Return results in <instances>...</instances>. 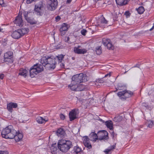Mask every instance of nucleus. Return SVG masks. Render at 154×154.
I'll list each match as a JSON object with an SVG mask.
<instances>
[{
    "label": "nucleus",
    "mask_w": 154,
    "mask_h": 154,
    "mask_svg": "<svg viewBox=\"0 0 154 154\" xmlns=\"http://www.w3.org/2000/svg\"><path fill=\"white\" fill-rule=\"evenodd\" d=\"M55 58H52L48 56L44 57L42 58L41 63L47 69H54L55 67L57 62Z\"/></svg>",
    "instance_id": "nucleus-1"
},
{
    "label": "nucleus",
    "mask_w": 154,
    "mask_h": 154,
    "mask_svg": "<svg viewBox=\"0 0 154 154\" xmlns=\"http://www.w3.org/2000/svg\"><path fill=\"white\" fill-rule=\"evenodd\" d=\"M16 134V131L13 129V126L9 125L3 129L1 134L3 137L12 139L14 138Z\"/></svg>",
    "instance_id": "nucleus-2"
},
{
    "label": "nucleus",
    "mask_w": 154,
    "mask_h": 154,
    "mask_svg": "<svg viewBox=\"0 0 154 154\" xmlns=\"http://www.w3.org/2000/svg\"><path fill=\"white\" fill-rule=\"evenodd\" d=\"M58 149L63 152H66L73 145L72 142L69 140H63L58 142Z\"/></svg>",
    "instance_id": "nucleus-3"
},
{
    "label": "nucleus",
    "mask_w": 154,
    "mask_h": 154,
    "mask_svg": "<svg viewBox=\"0 0 154 154\" xmlns=\"http://www.w3.org/2000/svg\"><path fill=\"white\" fill-rule=\"evenodd\" d=\"M42 66L37 63L33 65L29 70V75L31 78H33L43 70Z\"/></svg>",
    "instance_id": "nucleus-4"
},
{
    "label": "nucleus",
    "mask_w": 154,
    "mask_h": 154,
    "mask_svg": "<svg viewBox=\"0 0 154 154\" xmlns=\"http://www.w3.org/2000/svg\"><path fill=\"white\" fill-rule=\"evenodd\" d=\"M85 74L83 73H80L73 75L72 77V84L76 83L77 84H79L85 81Z\"/></svg>",
    "instance_id": "nucleus-5"
},
{
    "label": "nucleus",
    "mask_w": 154,
    "mask_h": 154,
    "mask_svg": "<svg viewBox=\"0 0 154 154\" xmlns=\"http://www.w3.org/2000/svg\"><path fill=\"white\" fill-rule=\"evenodd\" d=\"M58 5L57 0H48L47 8L50 11H54L57 8Z\"/></svg>",
    "instance_id": "nucleus-6"
},
{
    "label": "nucleus",
    "mask_w": 154,
    "mask_h": 154,
    "mask_svg": "<svg viewBox=\"0 0 154 154\" xmlns=\"http://www.w3.org/2000/svg\"><path fill=\"white\" fill-rule=\"evenodd\" d=\"M102 43L105 46H106L109 50H113L114 48V46L112 45L110 40L109 38H103Z\"/></svg>",
    "instance_id": "nucleus-7"
},
{
    "label": "nucleus",
    "mask_w": 154,
    "mask_h": 154,
    "mask_svg": "<svg viewBox=\"0 0 154 154\" xmlns=\"http://www.w3.org/2000/svg\"><path fill=\"white\" fill-rule=\"evenodd\" d=\"M99 139L101 140H107L109 139L108 133L105 130L100 131L98 132Z\"/></svg>",
    "instance_id": "nucleus-8"
},
{
    "label": "nucleus",
    "mask_w": 154,
    "mask_h": 154,
    "mask_svg": "<svg viewBox=\"0 0 154 154\" xmlns=\"http://www.w3.org/2000/svg\"><path fill=\"white\" fill-rule=\"evenodd\" d=\"M13 53L11 51H8L5 53L4 56L5 62H7L10 63L13 62Z\"/></svg>",
    "instance_id": "nucleus-9"
},
{
    "label": "nucleus",
    "mask_w": 154,
    "mask_h": 154,
    "mask_svg": "<svg viewBox=\"0 0 154 154\" xmlns=\"http://www.w3.org/2000/svg\"><path fill=\"white\" fill-rule=\"evenodd\" d=\"M43 6L42 4L36 5L35 6V11L37 15H41L42 14V9Z\"/></svg>",
    "instance_id": "nucleus-10"
},
{
    "label": "nucleus",
    "mask_w": 154,
    "mask_h": 154,
    "mask_svg": "<svg viewBox=\"0 0 154 154\" xmlns=\"http://www.w3.org/2000/svg\"><path fill=\"white\" fill-rule=\"evenodd\" d=\"M77 111H78L77 109H75L72 110L71 111L69 112V117L70 121H72L76 118Z\"/></svg>",
    "instance_id": "nucleus-11"
},
{
    "label": "nucleus",
    "mask_w": 154,
    "mask_h": 154,
    "mask_svg": "<svg viewBox=\"0 0 154 154\" xmlns=\"http://www.w3.org/2000/svg\"><path fill=\"white\" fill-rule=\"evenodd\" d=\"M15 23L19 26H22L23 24V22L21 16L18 15L14 21Z\"/></svg>",
    "instance_id": "nucleus-12"
},
{
    "label": "nucleus",
    "mask_w": 154,
    "mask_h": 154,
    "mask_svg": "<svg viewBox=\"0 0 154 154\" xmlns=\"http://www.w3.org/2000/svg\"><path fill=\"white\" fill-rule=\"evenodd\" d=\"M17 107V103L11 102L7 104V109L9 111L12 112L13 108H16Z\"/></svg>",
    "instance_id": "nucleus-13"
},
{
    "label": "nucleus",
    "mask_w": 154,
    "mask_h": 154,
    "mask_svg": "<svg viewBox=\"0 0 154 154\" xmlns=\"http://www.w3.org/2000/svg\"><path fill=\"white\" fill-rule=\"evenodd\" d=\"M68 29L67 25L65 23H63L60 29V31L61 32V35L62 36L64 35L65 34V32L67 31Z\"/></svg>",
    "instance_id": "nucleus-14"
},
{
    "label": "nucleus",
    "mask_w": 154,
    "mask_h": 154,
    "mask_svg": "<svg viewBox=\"0 0 154 154\" xmlns=\"http://www.w3.org/2000/svg\"><path fill=\"white\" fill-rule=\"evenodd\" d=\"M18 29L17 31H14L11 34L12 37L15 39H18L22 36L21 34Z\"/></svg>",
    "instance_id": "nucleus-15"
},
{
    "label": "nucleus",
    "mask_w": 154,
    "mask_h": 154,
    "mask_svg": "<svg viewBox=\"0 0 154 154\" xmlns=\"http://www.w3.org/2000/svg\"><path fill=\"white\" fill-rule=\"evenodd\" d=\"M74 51L75 53L81 54H84L87 52V50L85 49H80L78 48H76L75 47L74 48Z\"/></svg>",
    "instance_id": "nucleus-16"
},
{
    "label": "nucleus",
    "mask_w": 154,
    "mask_h": 154,
    "mask_svg": "<svg viewBox=\"0 0 154 154\" xmlns=\"http://www.w3.org/2000/svg\"><path fill=\"white\" fill-rule=\"evenodd\" d=\"M36 120L38 123L42 124L45 123L48 121V119L46 118H44L42 117L38 116L36 118Z\"/></svg>",
    "instance_id": "nucleus-17"
},
{
    "label": "nucleus",
    "mask_w": 154,
    "mask_h": 154,
    "mask_svg": "<svg viewBox=\"0 0 154 154\" xmlns=\"http://www.w3.org/2000/svg\"><path fill=\"white\" fill-rule=\"evenodd\" d=\"M98 137V134H97L94 132H91L89 135L90 140L91 141H96Z\"/></svg>",
    "instance_id": "nucleus-18"
},
{
    "label": "nucleus",
    "mask_w": 154,
    "mask_h": 154,
    "mask_svg": "<svg viewBox=\"0 0 154 154\" xmlns=\"http://www.w3.org/2000/svg\"><path fill=\"white\" fill-rule=\"evenodd\" d=\"M129 0H116V4L120 6L125 5L128 4Z\"/></svg>",
    "instance_id": "nucleus-19"
},
{
    "label": "nucleus",
    "mask_w": 154,
    "mask_h": 154,
    "mask_svg": "<svg viewBox=\"0 0 154 154\" xmlns=\"http://www.w3.org/2000/svg\"><path fill=\"white\" fill-rule=\"evenodd\" d=\"M28 71L25 69L21 68L20 70L19 75L25 77L27 75Z\"/></svg>",
    "instance_id": "nucleus-20"
},
{
    "label": "nucleus",
    "mask_w": 154,
    "mask_h": 154,
    "mask_svg": "<svg viewBox=\"0 0 154 154\" xmlns=\"http://www.w3.org/2000/svg\"><path fill=\"white\" fill-rule=\"evenodd\" d=\"M79 85V84H76V83H75L74 84H72V81L71 84L69 85L68 86V87L70 88L71 90L77 91V88Z\"/></svg>",
    "instance_id": "nucleus-21"
},
{
    "label": "nucleus",
    "mask_w": 154,
    "mask_h": 154,
    "mask_svg": "<svg viewBox=\"0 0 154 154\" xmlns=\"http://www.w3.org/2000/svg\"><path fill=\"white\" fill-rule=\"evenodd\" d=\"M116 144H115L112 146H111L109 149H106L103 152L106 154H110L111 153V151L115 149L116 147Z\"/></svg>",
    "instance_id": "nucleus-22"
},
{
    "label": "nucleus",
    "mask_w": 154,
    "mask_h": 154,
    "mask_svg": "<svg viewBox=\"0 0 154 154\" xmlns=\"http://www.w3.org/2000/svg\"><path fill=\"white\" fill-rule=\"evenodd\" d=\"M23 137V135L21 133L16 131V134L14 137L16 141H18L21 139Z\"/></svg>",
    "instance_id": "nucleus-23"
},
{
    "label": "nucleus",
    "mask_w": 154,
    "mask_h": 154,
    "mask_svg": "<svg viewBox=\"0 0 154 154\" xmlns=\"http://www.w3.org/2000/svg\"><path fill=\"white\" fill-rule=\"evenodd\" d=\"M105 125L110 130H113V128L112 122V121H106L105 122Z\"/></svg>",
    "instance_id": "nucleus-24"
},
{
    "label": "nucleus",
    "mask_w": 154,
    "mask_h": 154,
    "mask_svg": "<svg viewBox=\"0 0 154 154\" xmlns=\"http://www.w3.org/2000/svg\"><path fill=\"white\" fill-rule=\"evenodd\" d=\"M56 134L58 136H63L65 134V132L64 129L60 128L57 131Z\"/></svg>",
    "instance_id": "nucleus-25"
},
{
    "label": "nucleus",
    "mask_w": 154,
    "mask_h": 154,
    "mask_svg": "<svg viewBox=\"0 0 154 154\" xmlns=\"http://www.w3.org/2000/svg\"><path fill=\"white\" fill-rule=\"evenodd\" d=\"M18 31L20 32L22 36L25 34L27 33L29 31V29L28 28H23L21 29H18Z\"/></svg>",
    "instance_id": "nucleus-26"
},
{
    "label": "nucleus",
    "mask_w": 154,
    "mask_h": 154,
    "mask_svg": "<svg viewBox=\"0 0 154 154\" xmlns=\"http://www.w3.org/2000/svg\"><path fill=\"white\" fill-rule=\"evenodd\" d=\"M82 151L81 148L79 147L78 146L74 147L73 150V153H75L76 154H78Z\"/></svg>",
    "instance_id": "nucleus-27"
},
{
    "label": "nucleus",
    "mask_w": 154,
    "mask_h": 154,
    "mask_svg": "<svg viewBox=\"0 0 154 154\" xmlns=\"http://www.w3.org/2000/svg\"><path fill=\"white\" fill-rule=\"evenodd\" d=\"M125 93L124 97L125 99L131 97L133 94V92L131 91H127L125 90Z\"/></svg>",
    "instance_id": "nucleus-28"
},
{
    "label": "nucleus",
    "mask_w": 154,
    "mask_h": 154,
    "mask_svg": "<svg viewBox=\"0 0 154 154\" xmlns=\"http://www.w3.org/2000/svg\"><path fill=\"white\" fill-rule=\"evenodd\" d=\"M145 124L149 128H152L154 125L153 121L151 120H147Z\"/></svg>",
    "instance_id": "nucleus-29"
},
{
    "label": "nucleus",
    "mask_w": 154,
    "mask_h": 154,
    "mask_svg": "<svg viewBox=\"0 0 154 154\" xmlns=\"http://www.w3.org/2000/svg\"><path fill=\"white\" fill-rule=\"evenodd\" d=\"M84 144L85 146L88 148L87 150L90 149L92 148L91 145L89 141H84Z\"/></svg>",
    "instance_id": "nucleus-30"
},
{
    "label": "nucleus",
    "mask_w": 154,
    "mask_h": 154,
    "mask_svg": "<svg viewBox=\"0 0 154 154\" xmlns=\"http://www.w3.org/2000/svg\"><path fill=\"white\" fill-rule=\"evenodd\" d=\"M51 152L52 154H57V148L54 146V145H53L51 147Z\"/></svg>",
    "instance_id": "nucleus-31"
},
{
    "label": "nucleus",
    "mask_w": 154,
    "mask_h": 154,
    "mask_svg": "<svg viewBox=\"0 0 154 154\" xmlns=\"http://www.w3.org/2000/svg\"><path fill=\"white\" fill-rule=\"evenodd\" d=\"M26 20L28 23L32 25L36 24L37 23V22L33 18H31L30 17H28Z\"/></svg>",
    "instance_id": "nucleus-32"
},
{
    "label": "nucleus",
    "mask_w": 154,
    "mask_h": 154,
    "mask_svg": "<svg viewBox=\"0 0 154 154\" xmlns=\"http://www.w3.org/2000/svg\"><path fill=\"white\" fill-rule=\"evenodd\" d=\"M85 88V86L80 84L78 85V88H77V91H81L84 90Z\"/></svg>",
    "instance_id": "nucleus-33"
},
{
    "label": "nucleus",
    "mask_w": 154,
    "mask_h": 154,
    "mask_svg": "<svg viewBox=\"0 0 154 154\" xmlns=\"http://www.w3.org/2000/svg\"><path fill=\"white\" fill-rule=\"evenodd\" d=\"M55 58L56 59V60H57L58 61L59 63H60L61 62L62 59L64 58V56L62 54L59 55L57 56Z\"/></svg>",
    "instance_id": "nucleus-34"
},
{
    "label": "nucleus",
    "mask_w": 154,
    "mask_h": 154,
    "mask_svg": "<svg viewBox=\"0 0 154 154\" xmlns=\"http://www.w3.org/2000/svg\"><path fill=\"white\" fill-rule=\"evenodd\" d=\"M137 10L138 13L140 14H143L145 11L144 9L143 6L140 7L138 9H137Z\"/></svg>",
    "instance_id": "nucleus-35"
},
{
    "label": "nucleus",
    "mask_w": 154,
    "mask_h": 154,
    "mask_svg": "<svg viewBox=\"0 0 154 154\" xmlns=\"http://www.w3.org/2000/svg\"><path fill=\"white\" fill-rule=\"evenodd\" d=\"M101 47L100 46H98L96 48V52L97 54L99 55L101 53Z\"/></svg>",
    "instance_id": "nucleus-36"
},
{
    "label": "nucleus",
    "mask_w": 154,
    "mask_h": 154,
    "mask_svg": "<svg viewBox=\"0 0 154 154\" xmlns=\"http://www.w3.org/2000/svg\"><path fill=\"white\" fill-rule=\"evenodd\" d=\"M125 92V91H121L117 93L118 96H119V97H122V98H124V93Z\"/></svg>",
    "instance_id": "nucleus-37"
},
{
    "label": "nucleus",
    "mask_w": 154,
    "mask_h": 154,
    "mask_svg": "<svg viewBox=\"0 0 154 154\" xmlns=\"http://www.w3.org/2000/svg\"><path fill=\"white\" fill-rule=\"evenodd\" d=\"M108 21H107L105 18L103 17L101 19L100 23L102 24H107V23Z\"/></svg>",
    "instance_id": "nucleus-38"
},
{
    "label": "nucleus",
    "mask_w": 154,
    "mask_h": 154,
    "mask_svg": "<svg viewBox=\"0 0 154 154\" xmlns=\"http://www.w3.org/2000/svg\"><path fill=\"white\" fill-rule=\"evenodd\" d=\"M122 117L120 116L116 117L114 119V120L116 122H119L122 120Z\"/></svg>",
    "instance_id": "nucleus-39"
},
{
    "label": "nucleus",
    "mask_w": 154,
    "mask_h": 154,
    "mask_svg": "<svg viewBox=\"0 0 154 154\" xmlns=\"http://www.w3.org/2000/svg\"><path fill=\"white\" fill-rule=\"evenodd\" d=\"M117 86L118 89L116 88V91H114L115 92H116L117 91L118 89H119V90H121V88L122 86V84H121V83H118V85Z\"/></svg>",
    "instance_id": "nucleus-40"
},
{
    "label": "nucleus",
    "mask_w": 154,
    "mask_h": 154,
    "mask_svg": "<svg viewBox=\"0 0 154 154\" xmlns=\"http://www.w3.org/2000/svg\"><path fill=\"white\" fill-rule=\"evenodd\" d=\"M87 32V30L84 29H83L81 31V34L83 35H85L86 33Z\"/></svg>",
    "instance_id": "nucleus-41"
},
{
    "label": "nucleus",
    "mask_w": 154,
    "mask_h": 154,
    "mask_svg": "<svg viewBox=\"0 0 154 154\" xmlns=\"http://www.w3.org/2000/svg\"><path fill=\"white\" fill-rule=\"evenodd\" d=\"M24 15L25 17V18L26 20H27V19L29 17H28V13L27 12H25L24 13Z\"/></svg>",
    "instance_id": "nucleus-42"
},
{
    "label": "nucleus",
    "mask_w": 154,
    "mask_h": 154,
    "mask_svg": "<svg viewBox=\"0 0 154 154\" xmlns=\"http://www.w3.org/2000/svg\"><path fill=\"white\" fill-rule=\"evenodd\" d=\"M130 13L128 11H126L124 14L127 17H128L130 16Z\"/></svg>",
    "instance_id": "nucleus-43"
},
{
    "label": "nucleus",
    "mask_w": 154,
    "mask_h": 154,
    "mask_svg": "<svg viewBox=\"0 0 154 154\" xmlns=\"http://www.w3.org/2000/svg\"><path fill=\"white\" fill-rule=\"evenodd\" d=\"M0 154H8V152L7 151H0Z\"/></svg>",
    "instance_id": "nucleus-44"
},
{
    "label": "nucleus",
    "mask_w": 154,
    "mask_h": 154,
    "mask_svg": "<svg viewBox=\"0 0 154 154\" xmlns=\"http://www.w3.org/2000/svg\"><path fill=\"white\" fill-rule=\"evenodd\" d=\"M60 119L62 120H64L65 119V116L62 114H61L60 115Z\"/></svg>",
    "instance_id": "nucleus-45"
},
{
    "label": "nucleus",
    "mask_w": 154,
    "mask_h": 154,
    "mask_svg": "<svg viewBox=\"0 0 154 154\" xmlns=\"http://www.w3.org/2000/svg\"><path fill=\"white\" fill-rule=\"evenodd\" d=\"M84 141H89V139L87 136H85L84 137Z\"/></svg>",
    "instance_id": "nucleus-46"
},
{
    "label": "nucleus",
    "mask_w": 154,
    "mask_h": 154,
    "mask_svg": "<svg viewBox=\"0 0 154 154\" xmlns=\"http://www.w3.org/2000/svg\"><path fill=\"white\" fill-rule=\"evenodd\" d=\"M34 0H27L26 3L27 4H29L31 3L32 1H34Z\"/></svg>",
    "instance_id": "nucleus-47"
},
{
    "label": "nucleus",
    "mask_w": 154,
    "mask_h": 154,
    "mask_svg": "<svg viewBox=\"0 0 154 154\" xmlns=\"http://www.w3.org/2000/svg\"><path fill=\"white\" fill-rule=\"evenodd\" d=\"M57 21H58L60 19V17L59 16H57L55 18Z\"/></svg>",
    "instance_id": "nucleus-48"
},
{
    "label": "nucleus",
    "mask_w": 154,
    "mask_h": 154,
    "mask_svg": "<svg viewBox=\"0 0 154 154\" xmlns=\"http://www.w3.org/2000/svg\"><path fill=\"white\" fill-rule=\"evenodd\" d=\"M4 77V75L3 74H2L0 75V78L2 79H3Z\"/></svg>",
    "instance_id": "nucleus-49"
},
{
    "label": "nucleus",
    "mask_w": 154,
    "mask_h": 154,
    "mask_svg": "<svg viewBox=\"0 0 154 154\" xmlns=\"http://www.w3.org/2000/svg\"><path fill=\"white\" fill-rule=\"evenodd\" d=\"M111 74L110 73H108L106 75L104 76L105 77H106L107 76H109V77H110V76H111Z\"/></svg>",
    "instance_id": "nucleus-50"
},
{
    "label": "nucleus",
    "mask_w": 154,
    "mask_h": 154,
    "mask_svg": "<svg viewBox=\"0 0 154 154\" xmlns=\"http://www.w3.org/2000/svg\"><path fill=\"white\" fill-rule=\"evenodd\" d=\"M4 4V0H0V5H2Z\"/></svg>",
    "instance_id": "nucleus-51"
},
{
    "label": "nucleus",
    "mask_w": 154,
    "mask_h": 154,
    "mask_svg": "<svg viewBox=\"0 0 154 154\" xmlns=\"http://www.w3.org/2000/svg\"><path fill=\"white\" fill-rule=\"evenodd\" d=\"M60 66L62 68H64V65L63 63H61L60 64Z\"/></svg>",
    "instance_id": "nucleus-52"
},
{
    "label": "nucleus",
    "mask_w": 154,
    "mask_h": 154,
    "mask_svg": "<svg viewBox=\"0 0 154 154\" xmlns=\"http://www.w3.org/2000/svg\"><path fill=\"white\" fill-rule=\"evenodd\" d=\"M154 28V23L153 24V26H152V27L149 29V30L150 31H152V30Z\"/></svg>",
    "instance_id": "nucleus-53"
},
{
    "label": "nucleus",
    "mask_w": 154,
    "mask_h": 154,
    "mask_svg": "<svg viewBox=\"0 0 154 154\" xmlns=\"http://www.w3.org/2000/svg\"><path fill=\"white\" fill-rule=\"evenodd\" d=\"M72 0H67L66 2L67 3H69L71 2Z\"/></svg>",
    "instance_id": "nucleus-54"
},
{
    "label": "nucleus",
    "mask_w": 154,
    "mask_h": 154,
    "mask_svg": "<svg viewBox=\"0 0 154 154\" xmlns=\"http://www.w3.org/2000/svg\"><path fill=\"white\" fill-rule=\"evenodd\" d=\"M112 135L113 136V137L114 136V133L113 131L112 132Z\"/></svg>",
    "instance_id": "nucleus-55"
},
{
    "label": "nucleus",
    "mask_w": 154,
    "mask_h": 154,
    "mask_svg": "<svg viewBox=\"0 0 154 154\" xmlns=\"http://www.w3.org/2000/svg\"><path fill=\"white\" fill-rule=\"evenodd\" d=\"M69 37H68L67 38V42H68V41H69Z\"/></svg>",
    "instance_id": "nucleus-56"
},
{
    "label": "nucleus",
    "mask_w": 154,
    "mask_h": 154,
    "mask_svg": "<svg viewBox=\"0 0 154 154\" xmlns=\"http://www.w3.org/2000/svg\"><path fill=\"white\" fill-rule=\"evenodd\" d=\"M99 82H100V83H103V82H102V80H99Z\"/></svg>",
    "instance_id": "nucleus-57"
},
{
    "label": "nucleus",
    "mask_w": 154,
    "mask_h": 154,
    "mask_svg": "<svg viewBox=\"0 0 154 154\" xmlns=\"http://www.w3.org/2000/svg\"><path fill=\"white\" fill-rule=\"evenodd\" d=\"M81 47L80 46H78L77 47H76V48H80Z\"/></svg>",
    "instance_id": "nucleus-58"
},
{
    "label": "nucleus",
    "mask_w": 154,
    "mask_h": 154,
    "mask_svg": "<svg viewBox=\"0 0 154 154\" xmlns=\"http://www.w3.org/2000/svg\"><path fill=\"white\" fill-rule=\"evenodd\" d=\"M72 59L73 60H74V57H72Z\"/></svg>",
    "instance_id": "nucleus-59"
},
{
    "label": "nucleus",
    "mask_w": 154,
    "mask_h": 154,
    "mask_svg": "<svg viewBox=\"0 0 154 154\" xmlns=\"http://www.w3.org/2000/svg\"><path fill=\"white\" fill-rule=\"evenodd\" d=\"M126 72H127V71L125 72L124 73H125H125Z\"/></svg>",
    "instance_id": "nucleus-60"
},
{
    "label": "nucleus",
    "mask_w": 154,
    "mask_h": 154,
    "mask_svg": "<svg viewBox=\"0 0 154 154\" xmlns=\"http://www.w3.org/2000/svg\"><path fill=\"white\" fill-rule=\"evenodd\" d=\"M54 145H56V143H55V144H54Z\"/></svg>",
    "instance_id": "nucleus-61"
}]
</instances>
